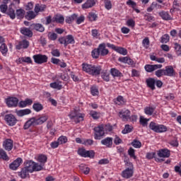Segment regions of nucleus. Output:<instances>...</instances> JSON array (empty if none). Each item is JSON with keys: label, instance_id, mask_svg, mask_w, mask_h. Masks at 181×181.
I'll return each instance as SVG.
<instances>
[{"label": "nucleus", "instance_id": "1", "mask_svg": "<svg viewBox=\"0 0 181 181\" xmlns=\"http://www.w3.org/2000/svg\"><path fill=\"white\" fill-rule=\"evenodd\" d=\"M49 117L47 115H42L40 117H32L28 119L24 124V129H29L30 127H36V125H42L45 124Z\"/></svg>", "mask_w": 181, "mask_h": 181}, {"label": "nucleus", "instance_id": "2", "mask_svg": "<svg viewBox=\"0 0 181 181\" xmlns=\"http://www.w3.org/2000/svg\"><path fill=\"white\" fill-rule=\"evenodd\" d=\"M82 70L88 74H90L91 76H100L101 73V66H95L93 64H82Z\"/></svg>", "mask_w": 181, "mask_h": 181}, {"label": "nucleus", "instance_id": "3", "mask_svg": "<svg viewBox=\"0 0 181 181\" xmlns=\"http://www.w3.org/2000/svg\"><path fill=\"white\" fill-rule=\"evenodd\" d=\"M69 118L74 121L76 124H78V122H81L84 119V114L80 113L78 110H74L70 112L69 115Z\"/></svg>", "mask_w": 181, "mask_h": 181}, {"label": "nucleus", "instance_id": "4", "mask_svg": "<svg viewBox=\"0 0 181 181\" xmlns=\"http://www.w3.org/2000/svg\"><path fill=\"white\" fill-rule=\"evenodd\" d=\"M126 166V169L122 172V176L124 179H129V177L134 176V165L132 163L127 162Z\"/></svg>", "mask_w": 181, "mask_h": 181}, {"label": "nucleus", "instance_id": "5", "mask_svg": "<svg viewBox=\"0 0 181 181\" xmlns=\"http://www.w3.org/2000/svg\"><path fill=\"white\" fill-rule=\"evenodd\" d=\"M149 128L151 131L160 134L162 132H166L168 131V127L163 124H158L154 122H151L149 124Z\"/></svg>", "mask_w": 181, "mask_h": 181}, {"label": "nucleus", "instance_id": "6", "mask_svg": "<svg viewBox=\"0 0 181 181\" xmlns=\"http://www.w3.org/2000/svg\"><path fill=\"white\" fill-rule=\"evenodd\" d=\"M93 131L94 134V139L96 140L100 141L103 138V135H105V132L104 129V125L100 124L98 127H94Z\"/></svg>", "mask_w": 181, "mask_h": 181}, {"label": "nucleus", "instance_id": "7", "mask_svg": "<svg viewBox=\"0 0 181 181\" xmlns=\"http://www.w3.org/2000/svg\"><path fill=\"white\" fill-rule=\"evenodd\" d=\"M4 119L6 122V124H8L9 125V127H13V126L16 125V123L18 122V119L12 114L6 115L4 117Z\"/></svg>", "mask_w": 181, "mask_h": 181}, {"label": "nucleus", "instance_id": "8", "mask_svg": "<svg viewBox=\"0 0 181 181\" xmlns=\"http://www.w3.org/2000/svg\"><path fill=\"white\" fill-rule=\"evenodd\" d=\"M33 59L35 63L37 64H43V63H47V56L43 54H35L33 55Z\"/></svg>", "mask_w": 181, "mask_h": 181}, {"label": "nucleus", "instance_id": "9", "mask_svg": "<svg viewBox=\"0 0 181 181\" xmlns=\"http://www.w3.org/2000/svg\"><path fill=\"white\" fill-rule=\"evenodd\" d=\"M78 153L83 158H94L95 155L94 151H86L84 148H79Z\"/></svg>", "mask_w": 181, "mask_h": 181}, {"label": "nucleus", "instance_id": "10", "mask_svg": "<svg viewBox=\"0 0 181 181\" xmlns=\"http://www.w3.org/2000/svg\"><path fill=\"white\" fill-rule=\"evenodd\" d=\"M119 117L122 119V121H128L129 117H131V111L128 109L122 110L119 112Z\"/></svg>", "mask_w": 181, "mask_h": 181}, {"label": "nucleus", "instance_id": "11", "mask_svg": "<svg viewBox=\"0 0 181 181\" xmlns=\"http://www.w3.org/2000/svg\"><path fill=\"white\" fill-rule=\"evenodd\" d=\"M18 103H19V100L17 98H8L6 100V104H7L8 107H18Z\"/></svg>", "mask_w": 181, "mask_h": 181}, {"label": "nucleus", "instance_id": "12", "mask_svg": "<svg viewBox=\"0 0 181 181\" xmlns=\"http://www.w3.org/2000/svg\"><path fill=\"white\" fill-rule=\"evenodd\" d=\"M144 69L148 73H152V71H155V70H158V69H162V64H147L145 66Z\"/></svg>", "mask_w": 181, "mask_h": 181}, {"label": "nucleus", "instance_id": "13", "mask_svg": "<svg viewBox=\"0 0 181 181\" xmlns=\"http://www.w3.org/2000/svg\"><path fill=\"white\" fill-rule=\"evenodd\" d=\"M164 73L165 76H168V77H175L176 76V72H175V69H173V66H165Z\"/></svg>", "mask_w": 181, "mask_h": 181}, {"label": "nucleus", "instance_id": "14", "mask_svg": "<svg viewBox=\"0 0 181 181\" xmlns=\"http://www.w3.org/2000/svg\"><path fill=\"white\" fill-rule=\"evenodd\" d=\"M3 146L6 151H12V148H13V141L11 139H7L4 141Z\"/></svg>", "mask_w": 181, "mask_h": 181}, {"label": "nucleus", "instance_id": "15", "mask_svg": "<svg viewBox=\"0 0 181 181\" xmlns=\"http://www.w3.org/2000/svg\"><path fill=\"white\" fill-rule=\"evenodd\" d=\"M112 137H106L101 140L100 144L106 148H112Z\"/></svg>", "mask_w": 181, "mask_h": 181}, {"label": "nucleus", "instance_id": "16", "mask_svg": "<svg viewBox=\"0 0 181 181\" xmlns=\"http://www.w3.org/2000/svg\"><path fill=\"white\" fill-rule=\"evenodd\" d=\"M28 47H29V41L26 40L20 41L16 46V49H17V50H21V49H28Z\"/></svg>", "mask_w": 181, "mask_h": 181}, {"label": "nucleus", "instance_id": "17", "mask_svg": "<svg viewBox=\"0 0 181 181\" xmlns=\"http://www.w3.org/2000/svg\"><path fill=\"white\" fill-rule=\"evenodd\" d=\"M21 163H22V158H18L9 165V168L11 169V170H16L18 166H21Z\"/></svg>", "mask_w": 181, "mask_h": 181}, {"label": "nucleus", "instance_id": "18", "mask_svg": "<svg viewBox=\"0 0 181 181\" xmlns=\"http://www.w3.org/2000/svg\"><path fill=\"white\" fill-rule=\"evenodd\" d=\"M158 156L159 158H169L170 156V151L168 148H163L158 152Z\"/></svg>", "mask_w": 181, "mask_h": 181}, {"label": "nucleus", "instance_id": "19", "mask_svg": "<svg viewBox=\"0 0 181 181\" xmlns=\"http://www.w3.org/2000/svg\"><path fill=\"white\" fill-rule=\"evenodd\" d=\"M20 32L24 36H28V37H32L33 36V33L30 30V28L26 27L21 28Z\"/></svg>", "mask_w": 181, "mask_h": 181}, {"label": "nucleus", "instance_id": "20", "mask_svg": "<svg viewBox=\"0 0 181 181\" xmlns=\"http://www.w3.org/2000/svg\"><path fill=\"white\" fill-rule=\"evenodd\" d=\"M98 49L100 56H107V54H108L109 51L105 48V43L99 45Z\"/></svg>", "mask_w": 181, "mask_h": 181}, {"label": "nucleus", "instance_id": "21", "mask_svg": "<svg viewBox=\"0 0 181 181\" xmlns=\"http://www.w3.org/2000/svg\"><path fill=\"white\" fill-rule=\"evenodd\" d=\"M158 15L163 21H172V17L168 11H162L158 13Z\"/></svg>", "mask_w": 181, "mask_h": 181}, {"label": "nucleus", "instance_id": "22", "mask_svg": "<svg viewBox=\"0 0 181 181\" xmlns=\"http://www.w3.org/2000/svg\"><path fill=\"white\" fill-rule=\"evenodd\" d=\"M119 62H122V63L129 64L130 66H134V60H132L131 58L128 57H119Z\"/></svg>", "mask_w": 181, "mask_h": 181}, {"label": "nucleus", "instance_id": "23", "mask_svg": "<svg viewBox=\"0 0 181 181\" xmlns=\"http://www.w3.org/2000/svg\"><path fill=\"white\" fill-rule=\"evenodd\" d=\"M94 5H95L94 0H87L86 2L82 5V8L88 9V8H93Z\"/></svg>", "mask_w": 181, "mask_h": 181}, {"label": "nucleus", "instance_id": "24", "mask_svg": "<svg viewBox=\"0 0 181 181\" xmlns=\"http://www.w3.org/2000/svg\"><path fill=\"white\" fill-rule=\"evenodd\" d=\"M35 168V162L32 160L26 161L25 168L30 171V173L33 172Z\"/></svg>", "mask_w": 181, "mask_h": 181}, {"label": "nucleus", "instance_id": "25", "mask_svg": "<svg viewBox=\"0 0 181 181\" xmlns=\"http://www.w3.org/2000/svg\"><path fill=\"white\" fill-rule=\"evenodd\" d=\"M146 83L148 87H149V88L152 90H155V83H156V81H155V78H149L146 79Z\"/></svg>", "mask_w": 181, "mask_h": 181}, {"label": "nucleus", "instance_id": "26", "mask_svg": "<svg viewBox=\"0 0 181 181\" xmlns=\"http://www.w3.org/2000/svg\"><path fill=\"white\" fill-rule=\"evenodd\" d=\"M31 112L32 111L30 110V109H24L18 110L16 112V114L18 117H23L25 115H29V114H30Z\"/></svg>", "mask_w": 181, "mask_h": 181}, {"label": "nucleus", "instance_id": "27", "mask_svg": "<svg viewBox=\"0 0 181 181\" xmlns=\"http://www.w3.org/2000/svg\"><path fill=\"white\" fill-rule=\"evenodd\" d=\"M29 173H30L29 170L24 167L23 168H22L21 172L18 173V175L19 176H21V177H22V179H25V177H27V176L29 175Z\"/></svg>", "mask_w": 181, "mask_h": 181}, {"label": "nucleus", "instance_id": "28", "mask_svg": "<svg viewBox=\"0 0 181 181\" xmlns=\"http://www.w3.org/2000/svg\"><path fill=\"white\" fill-rule=\"evenodd\" d=\"M31 28L35 30H37L38 32H45V27H43V25L40 23L32 24Z\"/></svg>", "mask_w": 181, "mask_h": 181}, {"label": "nucleus", "instance_id": "29", "mask_svg": "<svg viewBox=\"0 0 181 181\" xmlns=\"http://www.w3.org/2000/svg\"><path fill=\"white\" fill-rule=\"evenodd\" d=\"M46 9V5L45 4H36L35 6V12L39 13V12H43Z\"/></svg>", "mask_w": 181, "mask_h": 181}, {"label": "nucleus", "instance_id": "30", "mask_svg": "<svg viewBox=\"0 0 181 181\" xmlns=\"http://www.w3.org/2000/svg\"><path fill=\"white\" fill-rule=\"evenodd\" d=\"M110 74L113 77H121V76H122V74L121 73V71H119V70L115 68H112L110 69Z\"/></svg>", "mask_w": 181, "mask_h": 181}, {"label": "nucleus", "instance_id": "31", "mask_svg": "<svg viewBox=\"0 0 181 181\" xmlns=\"http://www.w3.org/2000/svg\"><path fill=\"white\" fill-rule=\"evenodd\" d=\"M66 42V46L67 45H74L76 43V41L74 40V37H73L71 35H68L65 37Z\"/></svg>", "mask_w": 181, "mask_h": 181}, {"label": "nucleus", "instance_id": "32", "mask_svg": "<svg viewBox=\"0 0 181 181\" xmlns=\"http://www.w3.org/2000/svg\"><path fill=\"white\" fill-rule=\"evenodd\" d=\"M33 108L34 111H36V112H39L40 111H42V110H43V105L40 103H35L33 104Z\"/></svg>", "mask_w": 181, "mask_h": 181}, {"label": "nucleus", "instance_id": "33", "mask_svg": "<svg viewBox=\"0 0 181 181\" xmlns=\"http://www.w3.org/2000/svg\"><path fill=\"white\" fill-rule=\"evenodd\" d=\"M79 169L84 173V175H88V173H90V168L85 164H81L79 165Z\"/></svg>", "mask_w": 181, "mask_h": 181}, {"label": "nucleus", "instance_id": "34", "mask_svg": "<svg viewBox=\"0 0 181 181\" xmlns=\"http://www.w3.org/2000/svg\"><path fill=\"white\" fill-rule=\"evenodd\" d=\"M77 19V14L74 13L71 16L66 17L65 22L66 23H71Z\"/></svg>", "mask_w": 181, "mask_h": 181}, {"label": "nucleus", "instance_id": "35", "mask_svg": "<svg viewBox=\"0 0 181 181\" xmlns=\"http://www.w3.org/2000/svg\"><path fill=\"white\" fill-rule=\"evenodd\" d=\"M0 52L3 56H6V53H8V46H6V44L4 43L1 45Z\"/></svg>", "mask_w": 181, "mask_h": 181}, {"label": "nucleus", "instance_id": "36", "mask_svg": "<svg viewBox=\"0 0 181 181\" xmlns=\"http://www.w3.org/2000/svg\"><path fill=\"white\" fill-rule=\"evenodd\" d=\"M0 159H3V160H9V157L4 149H0Z\"/></svg>", "mask_w": 181, "mask_h": 181}, {"label": "nucleus", "instance_id": "37", "mask_svg": "<svg viewBox=\"0 0 181 181\" xmlns=\"http://www.w3.org/2000/svg\"><path fill=\"white\" fill-rule=\"evenodd\" d=\"M7 15L10 16L11 19H15L16 18V13H15V10L13 8L9 7L8 10L7 11Z\"/></svg>", "mask_w": 181, "mask_h": 181}, {"label": "nucleus", "instance_id": "38", "mask_svg": "<svg viewBox=\"0 0 181 181\" xmlns=\"http://www.w3.org/2000/svg\"><path fill=\"white\" fill-rule=\"evenodd\" d=\"M25 18L28 21H32V19H35L36 18V14L33 11H28L27 12V15H25Z\"/></svg>", "mask_w": 181, "mask_h": 181}, {"label": "nucleus", "instance_id": "39", "mask_svg": "<svg viewBox=\"0 0 181 181\" xmlns=\"http://www.w3.org/2000/svg\"><path fill=\"white\" fill-rule=\"evenodd\" d=\"M117 53H119L120 54H122L123 56H127L128 54V51H127V49L122 48V47H117L116 51Z\"/></svg>", "mask_w": 181, "mask_h": 181}, {"label": "nucleus", "instance_id": "40", "mask_svg": "<svg viewBox=\"0 0 181 181\" xmlns=\"http://www.w3.org/2000/svg\"><path fill=\"white\" fill-rule=\"evenodd\" d=\"M16 15L18 16V18H23V16H25V10L22 8L17 9Z\"/></svg>", "mask_w": 181, "mask_h": 181}, {"label": "nucleus", "instance_id": "41", "mask_svg": "<svg viewBox=\"0 0 181 181\" xmlns=\"http://www.w3.org/2000/svg\"><path fill=\"white\" fill-rule=\"evenodd\" d=\"M129 132H132V126H129V124H126L124 129L122 131V134H129Z\"/></svg>", "mask_w": 181, "mask_h": 181}, {"label": "nucleus", "instance_id": "42", "mask_svg": "<svg viewBox=\"0 0 181 181\" xmlns=\"http://www.w3.org/2000/svg\"><path fill=\"white\" fill-rule=\"evenodd\" d=\"M153 111H155V109L151 107H147L144 109V112L146 115H152V114H153Z\"/></svg>", "mask_w": 181, "mask_h": 181}, {"label": "nucleus", "instance_id": "43", "mask_svg": "<svg viewBox=\"0 0 181 181\" xmlns=\"http://www.w3.org/2000/svg\"><path fill=\"white\" fill-rule=\"evenodd\" d=\"M142 45L144 47H145V49H148L150 45L149 37H145L142 41Z\"/></svg>", "mask_w": 181, "mask_h": 181}, {"label": "nucleus", "instance_id": "44", "mask_svg": "<svg viewBox=\"0 0 181 181\" xmlns=\"http://www.w3.org/2000/svg\"><path fill=\"white\" fill-rule=\"evenodd\" d=\"M170 39L169 35L165 34L161 37L160 42L161 43H168Z\"/></svg>", "mask_w": 181, "mask_h": 181}, {"label": "nucleus", "instance_id": "45", "mask_svg": "<svg viewBox=\"0 0 181 181\" xmlns=\"http://www.w3.org/2000/svg\"><path fill=\"white\" fill-rule=\"evenodd\" d=\"M38 161L40 163H46L47 162V156L45 155H40L38 156Z\"/></svg>", "mask_w": 181, "mask_h": 181}, {"label": "nucleus", "instance_id": "46", "mask_svg": "<svg viewBox=\"0 0 181 181\" xmlns=\"http://www.w3.org/2000/svg\"><path fill=\"white\" fill-rule=\"evenodd\" d=\"M92 57H93V59H98V57H100V51L98 48L92 51Z\"/></svg>", "mask_w": 181, "mask_h": 181}, {"label": "nucleus", "instance_id": "47", "mask_svg": "<svg viewBox=\"0 0 181 181\" xmlns=\"http://www.w3.org/2000/svg\"><path fill=\"white\" fill-rule=\"evenodd\" d=\"M115 103L117 104V105H124L125 103L124 98L122 96H118L116 99Z\"/></svg>", "mask_w": 181, "mask_h": 181}, {"label": "nucleus", "instance_id": "48", "mask_svg": "<svg viewBox=\"0 0 181 181\" xmlns=\"http://www.w3.org/2000/svg\"><path fill=\"white\" fill-rule=\"evenodd\" d=\"M43 170V165H39V163H34L33 172H39Z\"/></svg>", "mask_w": 181, "mask_h": 181}, {"label": "nucleus", "instance_id": "49", "mask_svg": "<svg viewBox=\"0 0 181 181\" xmlns=\"http://www.w3.org/2000/svg\"><path fill=\"white\" fill-rule=\"evenodd\" d=\"M132 145L134 148H141L142 146L141 141L135 139L132 142Z\"/></svg>", "mask_w": 181, "mask_h": 181}, {"label": "nucleus", "instance_id": "50", "mask_svg": "<svg viewBox=\"0 0 181 181\" xmlns=\"http://www.w3.org/2000/svg\"><path fill=\"white\" fill-rule=\"evenodd\" d=\"M105 2V7L106 8V9H107V11H110V9H111V8H112V4H111V1L110 0H103Z\"/></svg>", "mask_w": 181, "mask_h": 181}, {"label": "nucleus", "instance_id": "51", "mask_svg": "<svg viewBox=\"0 0 181 181\" xmlns=\"http://www.w3.org/2000/svg\"><path fill=\"white\" fill-rule=\"evenodd\" d=\"M148 121H149V119H145L143 116L140 117V124H141L143 127H146V125H148Z\"/></svg>", "mask_w": 181, "mask_h": 181}, {"label": "nucleus", "instance_id": "52", "mask_svg": "<svg viewBox=\"0 0 181 181\" xmlns=\"http://www.w3.org/2000/svg\"><path fill=\"white\" fill-rule=\"evenodd\" d=\"M58 142L59 143V145H62V144H66V142H67V137H66L65 136H61L58 139Z\"/></svg>", "mask_w": 181, "mask_h": 181}, {"label": "nucleus", "instance_id": "53", "mask_svg": "<svg viewBox=\"0 0 181 181\" xmlns=\"http://www.w3.org/2000/svg\"><path fill=\"white\" fill-rule=\"evenodd\" d=\"M92 95H98V88L97 86H92L90 88Z\"/></svg>", "mask_w": 181, "mask_h": 181}, {"label": "nucleus", "instance_id": "54", "mask_svg": "<svg viewBox=\"0 0 181 181\" xmlns=\"http://www.w3.org/2000/svg\"><path fill=\"white\" fill-rule=\"evenodd\" d=\"M50 87L51 88H57V90H62V86L56 82L51 83Z\"/></svg>", "mask_w": 181, "mask_h": 181}, {"label": "nucleus", "instance_id": "55", "mask_svg": "<svg viewBox=\"0 0 181 181\" xmlns=\"http://www.w3.org/2000/svg\"><path fill=\"white\" fill-rule=\"evenodd\" d=\"M97 18H98L97 14H95L94 13H90L88 15V18H89V21H90V22L96 21Z\"/></svg>", "mask_w": 181, "mask_h": 181}, {"label": "nucleus", "instance_id": "56", "mask_svg": "<svg viewBox=\"0 0 181 181\" xmlns=\"http://www.w3.org/2000/svg\"><path fill=\"white\" fill-rule=\"evenodd\" d=\"M158 6V3L153 2L151 6L147 8V12H152L156 7Z\"/></svg>", "mask_w": 181, "mask_h": 181}, {"label": "nucleus", "instance_id": "57", "mask_svg": "<svg viewBox=\"0 0 181 181\" xmlns=\"http://www.w3.org/2000/svg\"><path fill=\"white\" fill-rule=\"evenodd\" d=\"M128 153L131 158H134V159L136 158V156H135V150L132 148H130L128 150Z\"/></svg>", "mask_w": 181, "mask_h": 181}, {"label": "nucleus", "instance_id": "58", "mask_svg": "<svg viewBox=\"0 0 181 181\" xmlns=\"http://www.w3.org/2000/svg\"><path fill=\"white\" fill-rule=\"evenodd\" d=\"M21 60L23 63L32 64V59L30 57H21Z\"/></svg>", "mask_w": 181, "mask_h": 181}, {"label": "nucleus", "instance_id": "59", "mask_svg": "<svg viewBox=\"0 0 181 181\" xmlns=\"http://www.w3.org/2000/svg\"><path fill=\"white\" fill-rule=\"evenodd\" d=\"M156 76L157 77H162V76H165V69H160L156 71Z\"/></svg>", "mask_w": 181, "mask_h": 181}, {"label": "nucleus", "instance_id": "60", "mask_svg": "<svg viewBox=\"0 0 181 181\" xmlns=\"http://www.w3.org/2000/svg\"><path fill=\"white\" fill-rule=\"evenodd\" d=\"M94 144V141H93L92 139H86L83 140L82 142V145H93Z\"/></svg>", "mask_w": 181, "mask_h": 181}, {"label": "nucleus", "instance_id": "61", "mask_svg": "<svg viewBox=\"0 0 181 181\" xmlns=\"http://www.w3.org/2000/svg\"><path fill=\"white\" fill-rule=\"evenodd\" d=\"M90 115L93 119H98L100 118V115L95 111H91Z\"/></svg>", "mask_w": 181, "mask_h": 181}, {"label": "nucleus", "instance_id": "62", "mask_svg": "<svg viewBox=\"0 0 181 181\" xmlns=\"http://www.w3.org/2000/svg\"><path fill=\"white\" fill-rule=\"evenodd\" d=\"M127 25L129 28H134L135 26V21L132 19H129L127 21Z\"/></svg>", "mask_w": 181, "mask_h": 181}, {"label": "nucleus", "instance_id": "63", "mask_svg": "<svg viewBox=\"0 0 181 181\" xmlns=\"http://www.w3.org/2000/svg\"><path fill=\"white\" fill-rule=\"evenodd\" d=\"M114 144H115V145H119V144H122V139H121L118 136H115Z\"/></svg>", "mask_w": 181, "mask_h": 181}, {"label": "nucleus", "instance_id": "64", "mask_svg": "<svg viewBox=\"0 0 181 181\" xmlns=\"http://www.w3.org/2000/svg\"><path fill=\"white\" fill-rule=\"evenodd\" d=\"M174 48L176 50V52H179V54H181V45H180L175 43Z\"/></svg>", "mask_w": 181, "mask_h": 181}]
</instances>
